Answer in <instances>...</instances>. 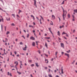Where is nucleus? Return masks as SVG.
<instances>
[{
  "label": "nucleus",
  "instance_id": "f257e3e1",
  "mask_svg": "<svg viewBox=\"0 0 77 77\" xmlns=\"http://www.w3.org/2000/svg\"><path fill=\"white\" fill-rule=\"evenodd\" d=\"M62 9L63 10V20H65V17H66V11H65L64 10V9L63 8V7H62Z\"/></svg>",
  "mask_w": 77,
  "mask_h": 77
},
{
  "label": "nucleus",
  "instance_id": "f03ea898",
  "mask_svg": "<svg viewBox=\"0 0 77 77\" xmlns=\"http://www.w3.org/2000/svg\"><path fill=\"white\" fill-rule=\"evenodd\" d=\"M60 44H61V47H63V48H64V45L62 43H61Z\"/></svg>",
  "mask_w": 77,
  "mask_h": 77
},
{
  "label": "nucleus",
  "instance_id": "7ed1b4c3",
  "mask_svg": "<svg viewBox=\"0 0 77 77\" xmlns=\"http://www.w3.org/2000/svg\"><path fill=\"white\" fill-rule=\"evenodd\" d=\"M48 29L49 31L51 33V34H52V35H53V32H51V28H49Z\"/></svg>",
  "mask_w": 77,
  "mask_h": 77
},
{
  "label": "nucleus",
  "instance_id": "20e7f679",
  "mask_svg": "<svg viewBox=\"0 0 77 77\" xmlns=\"http://www.w3.org/2000/svg\"><path fill=\"white\" fill-rule=\"evenodd\" d=\"M65 54L66 56H67L68 58H69V54H68L67 53H65Z\"/></svg>",
  "mask_w": 77,
  "mask_h": 77
},
{
  "label": "nucleus",
  "instance_id": "39448f33",
  "mask_svg": "<svg viewBox=\"0 0 77 77\" xmlns=\"http://www.w3.org/2000/svg\"><path fill=\"white\" fill-rule=\"evenodd\" d=\"M30 39H32V40H35V38L34 37L31 36L30 37Z\"/></svg>",
  "mask_w": 77,
  "mask_h": 77
},
{
  "label": "nucleus",
  "instance_id": "423d86ee",
  "mask_svg": "<svg viewBox=\"0 0 77 77\" xmlns=\"http://www.w3.org/2000/svg\"><path fill=\"white\" fill-rule=\"evenodd\" d=\"M27 48V46L25 45V47L23 48V50L24 51H26V48Z\"/></svg>",
  "mask_w": 77,
  "mask_h": 77
},
{
  "label": "nucleus",
  "instance_id": "0eeeda50",
  "mask_svg": "<svg viewBox=\"0 0 77 77\" xmlns=\"http://www.w3.org/2000/svg\"><path fill=\"white\" fill-rule=\"evenodd\" d=\"M52 18L53 20H54L55 18V16L54 15H52Z\"/></svg>",
  "mask_w": 77,
  "mask_h": 77
},
{
  "label": "nucleus",
  "instance_id": "6e6552de",
  "mask_svg": "<svg viewBox=\"0 0 77 77\" xmlns=\"http://www.w3.org/2000/svg\"><path fill=\"white\" fill-rule=\"evenodd\" d=\"M8 75H10V76H12V74L11 73H9V72H8Z\"/></svg>",
  "mask_w": 77,
  "mask_h": 77
},
{
  "label": "nucleus",
  "instance_id": "1a4fd4ad",
  "mask_svg": "<svg viewBox=\"0 0 77 77\" xmlns=\"http://www.w3.org/2000/svg\"><path fill=\"white\" fill-rule=\"evenodd\" d=\"M45 61L46 63H48V60L45 59Z\"/></svg>",
  "mask_w": 77,
  "mask_h": 77
},
{
  "label": "nucleus",
  "instance_id": "9d476101",
  "mask_svg": "<svg viewBox=\"0 0 77 77\" xmlns=\"http://www.w3.org/2000/svg\"><path fill=\"white\" fill-rule=\"evenodd\" d=\"M35 63V65L37 66V67H39V65H38V63Z\"/></svg>",
  "mask_w": 77,
  "mask_h": 77
},
{
  "label": "nucleus",
  "instance_id": "9b49d317",
  "mask_svg": "<svg viewBox=\"0 0 77 77\" xmlns=\"http://www.w3.org/2000/svg\"><path fill=\"white\" fill-rule=\"evenodd\" d=\"M32 45L33 46H35V43L33 42L32 43Z\"/></svg>",
  "mask_w": 77,
  "mask_h": 77
},
{
  "label": "nucleus",
  "instance_id": "f8f14e48",
  "mask_svg": "<svg viewBox=\"0 0 77 77\" xmlns=\"http://www.w3.org/2000/svg\"><path fill=\"white\" fill-rule=\"evenodd\" d=\"M6 20L7 21H10V18L9 17H8V18L7 17Z\"/></svg>",
  "mask_w": 77,
  "mask_h": 77
},
{
  "label": "nucleus",
  "instance_id": "ddd939ff",
  "mask_svg": "<svg viewBox=\"0 0 77 77\" xmlns=\"http://www.w3.org/2000/svg\"><path fill=\"white\" fill-rule=\"evenodd\" d=\"M45 47H46L47 48H48L47 44V43L46 42L45 43Z\"/></svg>",
  "mask_w": 77,
  "mask_h": 77
},
{
  "label": "nucleus",
  "instance_id": "4468645a",
  "mask_svg": "<svg viewBox=\"0 0 77 77\" xmlns=\"http://www.w3.org/2000/svg\"><path fill=\"white\" fill-rule=\"evenodd\" d=\"M31 17H33V20H35V17H34V16H33V15H31Z\"/></svg>",
  "mask_w": 77,
  "mask_h": 77
},
{
  "label": "nucleus",
  "instance_id": "2eb2a0df",
  "mask_svg": "<svg viewBox=\"0 0 77 77\" xmlns=\"http://www.w3.org/2000/svg\"><path fill=\"white\" fill-rule=\"evenodd\" d=\"M10 33V32L9 31H7L6 33V35H8Z\"/></svg>",
  "mask_w": 77,
  "mask_h": 77
},
{
  "label": "nucleus",
  "instance_id": "dca6fc26",
  "mask_svg": "<svg viewBox=\"0 0 77 77\" xmlns=\"http://www.w3.org/2000/svg\"><path fill=\"white\" fill-rule=\"evenodd\" d=\"M63 69L62 68H61V74H63Z\"/></svg>",
  "mask_w": 77,
  "mask_h": 77
},
{
  "label": "nucleus",
  "instance_id": "f3484780",
  "mask_svg": "<svg viewBox=\"0 0 77 77\" xmlns=\"http://www.w3.org/2000/svg\"><path fill=\"white\" fill-rule=\"evenodd\" d=\"M57 33L58 35H59V36H60V32L59 31H58Z\"/></svg>",
  "mask_w": 77,
  "mask_h": 77
},
{
  "label": "nucleus",
  "instance_id": "a211bd4d",
  "mask_svg": "<svg viewBox=\"0 0 77 77\" xmlns=\"http://www.w3.org/2000/svg\"><path fill=\"white\" fill-rule=\"evenodd\" d=\"M64 27V26H63V25L62 26H60V29H62V27Z\"/></svg>",
  "mask_w": 77,
  "mask_h": 77
},
{
  "label": "nucleus",
  "instance_id": "6ab92c4d",
  "mask_svg": "<svg viewBox=\"0 0 77 77\" xmlns=\"http://www.w3.org/2000/svg\"><path fill=\"white\" fill-rule=\"evenodd\" d=\"M58 53V52H57V51L56 52H55V56H56V57H57V54Z\"/></svg>",
  "mask_w": 77,
  "mask_h": 77
},
{
  "label": "nucleus",
  "instance_id": "aec40b11",
  "mask_svg": "<svg viewBox=\"0 0 77 77\" xmlns=\"http://www.w3.org/2000/svg\"><path fill=\"white\" fill-rule=\"evenodd\" d=\"M67 16L68 18H70V14H68Z\"/></svg>",
  "mask_w": 77,
  "mask_h": 77
},
{
  "label": "nucleus",
  "instance_id": "412c9836",
  "mask_svg": "<svg viewBox=\"0 0 77 77\" xmlns=\"http://www.w3.org/2000/svg\"><path fill=\"white\" fill-rule=\"evenodd\" d=\"M21 66H23V64H22V63H20V66L21 69V68H22V67H21Z\"/></svg>",
  "mask_w": 77,
  "mask_h": 77
},
{
  "label": "nucleus",
  "instance_id": "4be33fe9",
  "mask_svg": "<svg viewBox=\"0 0 77 77\" xmlns=\"http://www.w3.org/2000/svg\"><path fill=\"white\" fill-rule=\"evenodd\" d=\"M74 11L75 12H76L77 13V10L76 9V10H74Z\"/></svg>",
  "mask_w": 77,
  "mask_h": 77
},
{
  "label": "nucleus",
  "instance_id": "5701e85b",
  "mask_svg": "<svg viewBox=\"0 0 77 77\" xmlns=\"http://www.w3.org/2000/svg\"><path fill=\"white\" fill-rule=\"evenodd\" d=\"M17 73H18V74H21V72H18V71H17Z\"/></svg>",
  "mask_w": 77,
  "mask_h": 77
},
{
  "label": "nucleus",
  "instance_id": "b1692460",
  "mask_svg": "<svg viewBox=\"0 0 77 77\" xmlns=\"http://www.w3.org/2000/svg\"><path fill=\"white\" fill-rule=\"evenodd\" d=\"M11 26H15V24L14 23H12L11 24Z\"/></svg>",
  "mask_w": 77,
  "mask_h": 77
},
{
  "label": "nucleus",
  "instance_id": "393cba45",
  "mask_svg": "<svg viewBox=\"0 0 77 77\" xmlns=\"http://www.w3.org/2000/svg\"><path fill=\"white\" fill-rule=\"evenodd\" d=\"M65 34H66V33L65 32H63V33H62V35H65Z\"/></svg>",
  "mask_w": 77,
  "mask_h": 77
},
{
  "label": "nucleus",
  "instance_id": "a878e982",
  "mask_svg": "<svg viewBox=\"0 0 77 77\" xmlns=\"http://www.w3.org/2000/svg\"><path fill=\"white\" fill-rule=\"evenodd\" d=\"M0 10H1L2 11H3V12H6V11H3L2 9L0 7Z\"/></svg>",
  "mask_w": 77,
  "mask_h": 77
},
{
  "label": "nucleus",
  "instance_id": "bb28decb",
  "mask_svg": "<svg viewBox=\"0 0 77 77\" xmlns=\"http://www.w3.org/2000/svg\"><path fill=\"white\" fill-rule=\"evenodd\" d=\"M64 2H65V1H63V2L61 4V5H64Z\"/></svg>",
  "mask_w": 77,
  "mask_h": 77
},
{
  "label": "nucleus",
  "instance_id": "cd10ccee",
  "mask_svg": "<svg viewBox=\"0 0 77 77\" xmlns=\"http://www.w3.org/2000/svg\"><path fill=\"white\" fill-rule=\"evenodd\" d=\"M51 25H52V26H53V22L51 21Z\"/></svg>",
  "mask_w": 77,
  "mask_h": 77
},
{
  "label": "nucleus",
  "instance_id": "c85d7f7f",
  "mask_svg": "<svg viewBox=\"0 0 77 77\" xmlns=\"http://www.w3.org/2000/svg\"><path fill=\"white\" fill-rule=\"evenodd\" d=\"M46 39H49L50 38V37H45V38Z\"/></svg>",
  "mask_w": 77,
  "mask_h": 77
},
{
  "label": "nucleus",
  "instance_id": "c756f323",
  "mask_svg": "<svg viewBox=\"0 0 77 77\" xmlns=\"http://www.w3.org/2000/svg\"><path fill=\"white\" fill-rule=\"evenodd\" d=\"M10 66H11V67H14V66H13V64H11V65Z\"/></svg>",
  "mask_w": 77,
  "mask_h": 77
},
{
  "label": "nucleus",
  "instance_id": "7c9ffc66",
  "mask_svg": "<svg viewBox=\"0 0 77 77\" xmlns=\"http://www.w3.org/2000/svg\"><path fill=\"white\" fill-rule=\"evenodd\" d=\"M48 76L49 77H53V76H51V75H50V74H49L48 75Z\"/></svg>",
  "mask_w": 77,
  "mask_h": 77
},
{
  "label": "nucleus",
  "instance_id": "2f4dec72",
  "mask_svg": "<svg viewBox=\"0 0 77 77\" xmlns=\"http://www.w3.org/2000/svg\"><path fill=\"white\" fill-rule=\"evenodd\" d=\"M40 17H41L42 19L43 20V21H44V19L43 18V17H42L41 16H40Z\"/></svg>",
  "mask_w": 77,
  "mask_h": 77
},
{
  "label": "nucleus",
  "instance_id": "473e14b6",
  "mask_svg": "<svg viewBox=\"0 0 77 77\" xmlns=\"http://www.w3.org/2000/svg\"><path fill=\"white\" fill-rule=\"evenodd\" d=\"M70 50H69L68 51H66V52L67 53H70Z\"/></svg>",
  "mask_w": 77,
  "mask_h": 77
},
{
  "label": "nucleus",
  "instance_id": "72a5a7b5",
  "mask_svg": "<svg viewBox=\"0 0 77 77\" xmlns=\"http://www.w3.org/2000/svg\"><path fill=\"white\" fill-rule=\"evenodd\" d=\"M19 11L18 13L19 14H20V12H21V10H19Z\"/></svg>",
  "mask_w": 77,
  "mask_h": 77
},
{
  "label": "nucleus",
  "instance_id": "f704fd0d",
  "mask_svg": "<svg viewBox=\"0 0 77 77\" xmlns=\"http://www.w3.org/2000/svg\"><path fill=\"white\" fill-rule=\"evenodd\" d=\"M12 16H13V17H14V18H15V14H12Z\"/></svg>",
  "mask_w": 77,
  "mask_h": 77
},
{
  "label": "nucleus",
  "instance_id": "c9c22d12",
  "mask_svg": "<svg viewBox=\"0 0 77 77\" xmlns=\"http://www.w3.org/2000/svg\"><path fill=\"white\" fill-rule=\"evenodd\" d=\"M32 60H29L28 62H32Z\"/></svg>",
  "mask_w": 77,
  "mask_h": 77
},
{
  "label": "nucleus",
  "instance_id": "e433bc0d",
  "mask_svg": "<svg viewBox=\"0 0 77 77\" xmlns=\"http://www.w3.org/2000/svg\"><path fill=\"white\" fill-rule=\"evenodd\" d=\"M22 37H23V38L25 39H26V38H25V37H24V35H22Z\"/></svg>",
  "mask_w": 77,
  "mask_h": 77
},
{
  "label": "nucleus",
  "instance_id": "4c0bfd02",
  "mask_svg": "<svg viewBox=\"0 0 77 77\" xmlns=\"http://www.w3.org/2000/svg\"><path fill=\"white\" fill-rule=\"evenodd\" d=\"M20 45H23V43L22 42H20Z\"/></svg>",
  "mask_w": 77,
  "mask_h": 77
},
{
  "label": "nucleus",
  "instance_id": "58836bf2",
  "mask_svg": "<svg viewBox=\"0 0 77 77\" xmlns=\"http://www.w3.org/2000/svg\"><path fill=\"white\" fill-rule=\"evenodd\" d=\"M45 56H46V57H48V55L46 54H45Z\"/></svg>",
  "mask_w": 77,
  "mask_h": 77
},
{
  "label": "nucleus",
  "instance_id": "ea45409f",
  "mask_svg": "<svg viewBox=\"0 0 77 77\" xmlns=\"http://www.w3.org/2000/svg\"><path fill=\"white\" fill-rule=\"evenodd\" d=\"M29 34H27V38H29Z\"/></svg>",
  "mask_w": 77,
  "mask_h": 77
},
{
  "label": "nucleus",
  "instance_id": "a19ab883",
  "mask_svg": "<svg viewBox=\"0 0 77 77\" xmlns=\"http://www.w3.org/2000/svg\"><path fill=\"white\" fill-rule=\"evenodd\" d=\"M31 66H34V64H32L31 65Z\"/></svg>",
  "mask_w": 77,
  "mask_h": 77
},
{
  "label": "nucleus",
  "instance_id": "79ce46f5",
  "mask_svg": "<svg viewBox=\"0 0 77 77\" xmlns=\"http://www.w3.org/2000/svg\"><path fill=\"white\" fill-rule=\"evenodd\" d=\"M36 5V1H34V5Z\"/></svg>",
  "mask_w": 77,
  "mask_h": 77
},
{
  "label": "nucleus",
  "instance_id": "37998d69",
  "mask_svg": "<svg viewBox=\"0 0 77 77\" xmlns=\"http://www.w3.org/2000/svg\"><path fill=\"white\" fill-rule=\"evenodd\" d=\"M72 20L73 21H75V19L74 18H73Z\"/></svg>",
  "mask_w": 77,
  "mask_h": 77
},
{
  "label": "nucleus",
  "instance_id": "c03bdc74",
  "mask_svg": "<svg viewBox=\"0 0 77 77\" xmlns=\"http://www.w3.org/2000/svg\"><path fill=\"white\" fill-rule=\"evenodd\" d=\"M66 36L67 37H68V34H67V33H66Z\"/></svg>",
  "mask_w": 77,
  "mask_h": 77
},
{
  "label": "nucleus",
  "instance_id": "a18cd8bd",
  "mask_svg": "<svg viewBox=\"0 0 77 77\" xmlns=\"http://www.w3.org/2000/svg\"><path fill=\"white\" fill-rule=\"evenodd\" d=\"M72 17L73 18H75V17H74V15H72Z\"/></svg>",
  "mask_w": 77,
  "mask_h": 77
},
{
  "label": "nucleus",
  "instance_id": "49530a36",
  "mask_svg": "<svg viewBox=\"0 0 77 77\" xmlns=\"http://www.w3.org/2000/svg\"><path fill=\"white\" fill-rule=\"evenodd\" d=\"M38 53H39V54H40L41 53V52H40V50H38Z\"/></svg>",
  "mask_w": 77,
  "mask_h": 77
},
{
  "label": "nucleus",
  "instance_id": "de8ad7c7",
  "mask_svg": "<svg viewBox=\"0 0 77 77\" xmlns=\"http://www.w3.org/2000/svg\"><path fill=\"white\" fill-rule=\"evenodd\" d=\"M14 54H17V52L16 51H15L14 52Z\"/></svg>",
  "mask_w": 77,
  "mask_h": 77
},
{
  "label": "nucleus",
  "instance_id": "09e8293b",
  "mask_svg": "<svg viewBox=\"0 0 77 77\" xmlns=\"http://www.w3.org/2000/svg\"><path fill=\"white\" fill-rule=\"evenodd\" d=\"M29 27H32V25H29Z\"/></svg>",
  "mask_w": 77,
  "mask_h": 77
},
{
  "label": "nucleus",
  "instance_id": "8fccbe9b",
  "mask_svg": "<svg viewBox=\"0 0 77 77\" xmlns=\"http://www.w3.org/2000/svg\"><path fill=\"white\" fill-rule=\"evenodd\" d=\"M48 72H50L51 71V70L50 69H48Z\"/></svg>",
  "mask_w": 77,
  "mask_h": 77
},
{
  "label": "nucleus",
  "instance_id": "3c124183",
  "mask_svg": "<svg viewBox=\"0 0 77 77\" xmlns=\"http://www.w3.org/2000/svg\"><path fill=\"white\" fill-rule=\"evenodd\" d=\"M1 27H2V29H3V25H1Z\"/></svg>",
  "mask_w": 77,
  "mask_h": 77
},
{
  "label": "nucleus",
  "instance_id": "603ef678",
  "mask_svg": "<svg viewBox=\"0 0 77 77\" xmlns=\"http://www.w3.org/2000/svg\"><path fill=\"white\" fill-rule=\"evenodd\" d=\"M45 69H47V67H45Z\"/></svg>",
  "mask_w": 77,
  "mask_h": 77
},
{
  "label": "nucleus",
  "instance_id": "864d4df0",
  "mask_svg": "<svg viewBox=\"0 0 77 77\" xmlns=\"http://www.w3.org/2000/svg\"><path fill=\"white\" fill-rule=\"evenodd\" d=\"M17 57H19V54L17 55Z\"/></svg>",
  "mask_w": 77,
  "mask_h": 77
},
{
  "label": "nucleus",
  "instance_id": "5fc2aeb1",
  "mask_svg": "<svg viewBox=\"0 0 77 77\" xmlns=\"http://www.w3.org/2000/svg\"><path fill=\"white\" fill-rule=\"evenodd\" d=\"M64 54V52H62V54Z\"/></svg>",
  "mask_w": 77,
  "mask_h": 77
},
{
  "label": "nucleus",
  "instance_id": "6e6d98bb",
  "mask_svg": "<svg viewBox=\"0 0 77 77\" xmlns=\"http://www.w3.org/2000/svg\"><path fill=\"white\" fill-rule=\"evenodd\" d=\"M17 17H19V16L17 14Z\"/></svg>",
  "mask_w": 77,
  "mask_h": 77
},
{
  "label": "nucleus",
  "instance_id": "4d7b16f0",
  "mask_svg": "<svg viewBox=\"0 0 77 77\" xmlns=\"http://www.w3.org/2000/svg\"><path fill=\"white\" fill-rule=\"evenodd\" d=\"M17 64H16V66H17V65H18V62L17 61Z\"/></svg>",
  "mask_w": 77,
  "mask_h": 77
},
{
  "label": "nucleus",
  "instance_id": "13d9d810",
  "mask_svg": "<svg viewBox=\"0 0 77 77\" xmlns=\"http://www.w3.org/2000/svg\"><path fill=\"white\" fill-rule=\"evenodd\" d=\"M75 29L73 30V33H74V32H75Z\"/></svg>",
  "mask_w": 77,
  "mask_h": 77
},
{
  "label": "nucleus",
  "instance_id": "bf43d9fd",
  "mask_svg": "<svg viewBox=\"0 0 77 77\" xmlns=\"http://www.w3.org/2000/svg\"><path fill=\"white\" fill-rule=\"evenodd\" d=\"M47 35V34H45V36H46Z\"/></svg>",
  "mask_w": 77,
  "mask_h": 77
},
{
  "label": "nucleus",
  "instance_id": "052dcab7",
  "mask_svg": "<svg viewBox=\"0 0 77 77\" xmlns=\"http://www.w3.org/2000/svg\"><path fill=\"white\" fill-rule=\"evenodd\" d=\"M4 53L5 54V49H4Z\"/></svg>",
  "mask_w": 77,
  "mask_h": 77
},
{
  "label": "nucleus",
  "instance_id": "680f3d73",
  "mask_svg": "<svg viewBox=\"0 0 77 77\" xmlns=\"http://www.w3.org/2000/svg\"><path fill=\"white\" fill-rule=\"evenodd\" d=\"M63 38L65 39H66V37H63Z\"/></svg>",
  "mask_w": 77,
  "mask_h": 77
},
{
  "label": "nucleus",
  "instance_id": "e2e57ef3",
  "mask_svg": "<svg viewBox=\"0 0 77 77\" xmlns=\"http://www.w3.org/2000/svg\"><path fill=\"white\" fill-rule=\"evenodd\" d=\"M63 38L65 39H66V37H63Z\"/></svg>",
  "mask_w": 77,
  "mask_h": 77
},
{
  "label": "nucleus",
  "instance_id": "0e129e2a",
  "mask_svg": "<svg viewBox=\"0 0 77 77\" xmlns=\"http://www.w3.org/2000/svg\"><path fill=\"white\" fill-rule=\"evenodd\" d=\"M53 60H54V59L53 58H52L51 59V61H53Z\"/></svg>",
  "mask_w": 77,
  "mask_h": 77
},
{
  "label": "nucleus",
  "instance_id": "69168bd1",
  "mask_svg": "<svg viewBox=\"0 0 77 77\" xmlns=\"http://www.w3.org/2000/svg\"><path fill=\"white\" fill-rule=\"evenodd\" d=\"M23 32H26V31L25 30H23Z\"/></svg>",
  "mask_w": 77,
  "mask_h": 77
},
{
  "label": "nucleus",
  "instance_id": "338daca9",
  "mask_svg": "<svg viewBox=\"0 0 77 77\" xmlns=\"http://www.w3.org/2000/svg\"><path fill=\"white\" fill-rule=\"evenodd\" d=\"M5 29H6V26L5 27Z\"/></svg>",
  "mask_w": 77,
  "mask_h": 77
},
{
  "label": "nucleus",
  "instance_id": "774afa93",
  "mask_svg": "<svg viewBox=\"0 0 77 77\" xmlns=\"http://www.w3.org/2000/svg\"><path fill=\"white\" fill-rule=\"evenodd\" d=\"M56 77H59V76L58 75H57Z\"/></svg>",
  "mask_w": 77,
  "mask_h": 77
}]
</instances>
